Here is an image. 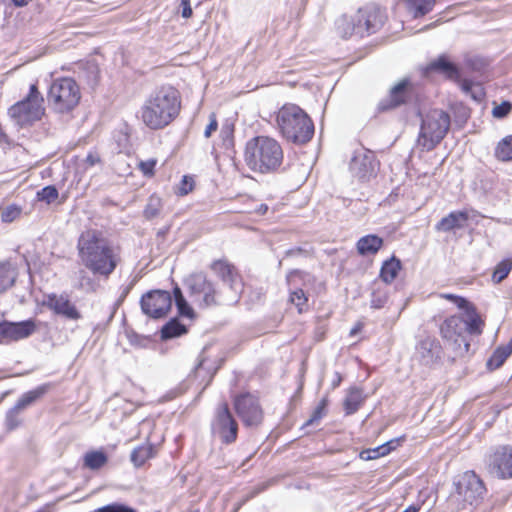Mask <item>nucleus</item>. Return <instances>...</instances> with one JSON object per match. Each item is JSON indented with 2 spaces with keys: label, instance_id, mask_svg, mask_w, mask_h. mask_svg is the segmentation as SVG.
<instances>
[{
  "label": "nucleus",
  "instance_id": "1a4fd4ad",
  "mask_svg": "<svg viewBox=\"0 0 512 512\" xmlns=\"http://www.w3.org/2000/svg\"><path fill=\"white\" fill-rule=\"evenodd\" d=\"M485 490L482 480L473 471H468L455 482V492L452 494V499L457 501L462 508H465L466 505L478 504L483 498Z\"/></svg>",
  "mask_w": 512,
  "mask_h": 512
},
{
  "label": "nucleus",
  "instance_id": "2f4dec72",
  "mask_svg": "<svg viewBox=\"0 0 512 512\" xmlns=\"http://www.w3.org/2000/svg\"><path fill=\"white\" fill-rule=\"evenodd\" d=\"M356 14L352 17L343 15L336 20V31L342 38L356 35Z\"/></svg>",
  "mask_w": 512,
  "mask_h": 512
},
{
  "label": "nucleus",
  "instance_id": "423d86ee",
  "mask_svg": "<svg viewBox=\"0 0 512 512\" xmlns=\"http://www.w3.org/2000/svg\"><path fill=\"white\" fill-rule=\"evenodd\" d=\"M47 98L56 112L67 113L78 105L81 94L79 86L74 79L62 77L52 82Z\"/></svg>",
  "mask_w": 512,
  "mask_h": 512
},
{
  "label": "nucleus",
  "instance_id": "9b49d317",
  "mask_svg": "<svg viewBox=\"0 0 512 512\" xmlns=\"http://www.w3.org/2000/svg\"><path fill=\"white\" fill-rule=\"evenodd\" d=\"M432 72L439 73L449 80L458 82L464 93L470 95L475 100H481L483 95L481 87L479 85H475L470 80H461L459 69L455 64L449 61L445 55L439 56L426 67L425 73L427 75Z\"/></svg>",
  "mask_w": 512,
  "mask_h": 512
},
{
  "label": "nucleus",
  "instance_id": "f704fd0d",
  "mask_svg": "<svg viewBox=\"0 0 512 512\" xmlns=\"http://www.w3.org/2000/svg\"><path fill=\"white\" fill-rule=\"evenodd\" d=\"M16 279L15 271L8 265H0V293L13 286Z\"/></svg>",
  "mask_w": 512,
  "mask_h": 512
},
{
  "label": "nucleus",
  "instance_id": "4be33fe9",
  "mask_svg": "<svg viewBox=\"0 0 512 512\" xmlns=\"http://www.w3.org/2000/svg\"><path fill=\"white\" fill-rule=\"evenodd\" d=\"M35 330V322L31 319L21 322L2 321L0 323V342L19 341L28 338Z\"/></svg>",
  "mask_w": 512,
  "mask_h": 512
},
{
  "label": "nucleus",
  "instance_id": "c03bdc74",
  "mask_svg": "<svg viewBox=\"0 0 512 512\" xmlns=\"http://www.w3.org/2000/svg\"><path fill=\"white\" fill-rule=\"evenodd\" d=\"M92 512H137L134 508L122 503L114 502L105 506L99 507Z\"/></svg>",
  "mask_w": 512,
  "mask_h": 512
},
{
  "label": "nucleus",
  "instance_id": "c85d7f7f",
  "mask_svg": "<svg viewBox=\"0 0 512 512\" xmlns=\"http://www.w3.org/2000/svg\"><path fill=\"white\" fill-rule=\"evenodd\" d=\"M512 354V338L506 345L499 346L487 361L489 370L501 367L506 359Z\"/></svg>",
  "mask_w": 512,
  "mask_h": 512
},
{
  "label": "nucleus",
  "instance_id": "cd10ccee",
  "mask_svg": "<svg viewBox=\"0 0 512 512\" xmlns=\"http://www.w3.org/2000/svg\"><path fill=\"white\" fill-rule=\"evenodd\" d=\"M365 400L363 391L359 388L352 387L348 390L343 406L347 415L354 414L358 411Z\"/></svg>",
  "mask_w": 512,
  "mask_h": 512
},
{
  "label": "nucleus",
  "instance_id": "20e7f679",
  "mask_svg": "<svg viewBox=\"0 0 512 512\" xmlns=\"http://www.w3.org/2000/svg\"><path fill=\"white\" fill-rule=\"evenodd\" d=\"M277 129L287 140L305 144L314 135V124L307 113L295 104H285L276 113Z\"/></svg>",
  "mask_w": 512,
  "mask_h": 512
},
{
  "label": "nucleus",
  "instance_id": "a211bd4d",
  "mask_svg": "<svg viewBox=\"0 0 512 512\" xmlns=\"http://www.w3.org/2000/svg\"><path fill=\"white\" fill-rule=\"evenodd\" d=\"M142 312L151 318L164 317L172 306V296L168 291L154 290L141 298Z\"/></svg>",
  "mask_w": 512,
  "mask_h": 512
},
{
  "label": "nucleus",
  "instance_id": "9d476101",
  "mask_svg": "<svg viewBox=\"0 0 512 512\" xmlns=\"http://www.w3.org/2000/svg\"><path fill=\"white\" fill-rule=\"evenodd\" d=\"M442 337L451 343L454 357H463L469 352L470 343L467 339L466 321L457 315L445 319L440 326Z\"/></svg>",
  "mask_w": 512,
  "mask_h": 512
},
{
  "label": "nucleus",
  "instance_id": "7ed1b4c3",
  "mask_svg": "<svg viewBox=\"0 0 512 512\" xmlns=\"http://www.w3.org/2000/svg\"><path fill=\"white\" fill-rule=\"evenodd\" d=\"M247 166L260 173L276 171L283 161V149L278 141L267 136L250 139L245 147Z\"/></svg>",
  "mask_w": 512,
  "mask_h": 512
},
{
  "label": "nucleus",
  "instance_id": "ea45409f",
  "mask_svg": "<svg viewBox=\"0 0 512 512\" xmlns=\"http://www.w3.org/2000/svg\"><path fill=\"white\" fill-rule=\"evenodd\" d=\"M511 270H512V260H510V259L502 260L500 263L497 264V266L493 272V275H492L493 282L500 283L509 275Z\"/></svg>",
  "mask_w": 512,
  "mask_h": 512
},
{
  "label": "nucleus",
  "instance_id": "f8f14e48",
  "mask_svg": "<svg viewBox=\"0 0 512 512\" xmlns=\"http://www.w3.org/2000/svg\"><path fill=\"white\" fill-rule=\"evenodd\" d=\"M212 271L222 280L225 294L229 302L237 303L243 292V282L237 269L224 260H217L211 264Z\"/></svg>",
  "mask_w": 512,
  "mask_h": 512
},
{
  "label": "nucleus",
  "instance_id": "a19ab883",
  "mask_svg": "<svg viewBox=\"0 0 512 512\" xmlns=\"http://www.w3.org/2000/svg\"><path fill=\"white\" fill-rule=\"evenodd\" d=\"M387 299H388V294H387L386 287H384V288L378 287V288L374 289L372 292V295H371V302H370L371 308H374V309L383 308L387 302Z\"/></svg>",
  "mask_w": 512,
  "mask_h": 512
},
{
  "label": "nucleus",
  "instance_id": "c756f323",
  "mask_svg": "<svg viewBox=\"0 0 512 512\" xmlns=\"http://www.w3.org/2000/svg\"><path fill=\"white\" fill-rule=\"evenodd\" d=\"M401 270V262L395 257L386 260L380 270V277L386 283H392Z\"/></svg>",
  "mask_w": 512,
  "mask_h": 512
},
{
  "label": "nucleus",
  "instance_id": "58836bf2",
  "mask_svg": "<svg viewBox=\"0 0 512 512\" xmlns=\"http://www.w3.org/2000/svg\"><path fill=\"white\" fill-rule=\"evenodd\" d=\"M22 209L20 206L10 204L0 208V219L4 223H11L20 217Z\"/></svg>",
  "mask_w": 512,
  "mask_h": 512
},
{
  "label": "nucleus",
  "instance_id": "c9c22d12",
  "mask_svg": "<svg viewBox=\"0 0 512 512\" xmlns=\"http://www.w3.org/2000/svg\"><path fill=\"white\" fill-rule=\"evenodd\" d=\"M173 296H174V301H175V304H176V307L178 309L179 314L181 316L191 317L192 313H193V310L189 306L187 301L185 300V298H184V296H183V294L181 292V289L179 287L176 286L174 288Z\"/></svg>",
  "mask_w": 512,
  "mask_h": 512
},
{
  "label": "nucleus",
  "instance_id": "5fc2aeb1",
  "mask_svg": "<svg viewBox=\"0 0 512 512\" xmlns=\"http://www.w3.org/2000/svg\"><path fill=\"white\" fill-rule=\"evenodd\" d=\"M100 162V158L96 153H89L85 158V164L87 167H92Z\"/></svg>",
  "mask_w": 512,
  "mask_h": 512
},
{
  "label": "nucleus",
  "instance_id": "4d7b16f0",
  "mask_svg": "<svg viewBox=\"0 0 512 512\" xmlns=\"http://www.w3.org/2000/svg\"><path fill=\"white\" fill-rule=\"evenodd\" d=\"M91 283H92V281H91L90 277L83 276L79 283V286L81 288H86V286H91Z\"/></svg>",
  "mask_w": 512,
  "mask_h": 512
},
{
  "label": "nucleus",
  "instance_id": "393cba45",
  "mask_svg": "<svg viewBox=\"0 0 512 512\" xmlns=\"http://www.w3.org/2000/svg\"><path fill=\"white\" fill-rule=\"evenodd\" d=\"M157 451L155 445L144 443L134 448L130 455V460L134 467L140 468L146 461L155 457Z\"/></svg>",
  "mask_w": 512,
  "mask_h": 512
},
{
  "label": "nucleus",
  "instance_id": "0e129e2a",
  "mask_svg": "<svg viewBox=\"0 0 512 512\" xmlns=\"http://www.w3.org/2000/svg\"><path fill=\"white\" fill-rule=\"evenodd\" d=\"M203 363L200 362L199 365L195 369V374L198 375L202 369Z\"/></svg>",
  "mask_w": 512,
  "mask_h": 512
},
{
  "label": "nucleus",
  "instance_id": "5701e85b",
  "mask_svg": "<svg viewBox=\"0 0 512 512\" xmlns=\"http://www.w3.org/2000/svg\"><path fill=\"white\" fill-rule=\"evenodd\" d=\"M413 92V86L410 80L403 79L391 88L389 96L379 103L380 110L393 109L407 101Z\"/></svg>",
  "mask_w": 512,
  "mask_h": 512
},
{
  "label": "nucleus",
  "instance_id": "4c0bfd02",
  "mask_svg": "<svg viewBox=\"0 0 512 512\" xmlns=\"http://www.w3.org/2000/svg\"><path fill=\"white\" fill-rule=\"evenodd\" d=\"M162 209V200L156 195L149 197L146 207L144 209V216L147 219H153L159 215Z\"/></svg>",
  "mask_w": 512,
  "mask_h": 512
},
{
  "label": "nucleus",
  "instance_id": "680f3d73",
  "mask_svg": "<svg viewBox=\"0 0 512 512\" xmlns=\"http://www.w3.org/2000/svg\"><path fill=\"white\" fill-rule=\"evenodd\" d=\"M419 508L415 505L407 507L403 512H418Z\"/></svg>",
  "mask_w": 512,
  "mask_h": 512
},
{
  "label": "nucleus",
  "instance_id": "72a5a7b5",
  "mask_svg": "<svg viewBox=\"0 0 512 512\" xmlns=\"http://www.w3.org/2000/svg\"><path fill=\"white\" fill-rule=\"evenodd\" d=\"M495 156L501 161L512 160V135L504 137L495 148Z\"/></svg>",
  "mask_w": 512,
  "mask_h": 512
},
{
  "label": "nucleus",
  "instance_id": "473e14b6",
  "mask_svg": "<svg viewBox=\"0 0 512 512\" xmlns=\"http://www.w3.org/2000/svg\"><path fill=\"white\" fill-rule=\"evenodd\" d=\"M187 332L186 327L177 319H171L161 329V338L164 340L179 337Z\"/></svg>",
  "mask_w": 512,
  "mask_h": 512
},
{
  "label": "nucleus",
  "instance_id": "8fccbe9b",
  "mask_svg": "<svg viewBox=\"0 0 512 512\" xmlns=\"http://www.w3.org/2000/svg\"><path fill=\"white\" fill-rule=\"evenodd\" d=\"M440 297L453 302L458 308L463 310H468L470 305L466 299L454 294H441Z\"/></svg>",
  "mask_w": 512,
  "mask_h": 512
},
{
  "label": "nucleus",
  "instance_id": "39448f33",
  "mask_svg": "<svg viewBox=\"0 0 512 512\" xmlns=\"http://www.w3.org/2000/svg\"><path fill=\"white\" fill-rule=\"evenodd\" d=\"M186 284L190 291L193 301L200 307H211L222 304H233L225 300L227 295L225 291L216 288L215 284L209 280L203 273H195L190 275Z\"/></svg>",
  "mask_w": 512,
  "mask_h": 512
},
{
  "label": "nucleus",
  "instance_id": "f3484780",
  "mask_svg": "<svg viewBox=\"0 0 512 512\" xmlns=\"http://www.w3.org/2000/svg\"><path fill=\"white\" fill-rule=\"evenodd\" d=\"M42 305L52 311L55 315L67 320L77 321L82 315L76 305L70 300L66 292L48 293L43 296Z\"/></svg>",
  "mask_w": 512,
  "mask_h": 512
},
{
  "label": "nucleus",
  "instance_id": "ddd939ff",
  "mask_svg": "<svg viewBox=\"0 0 512 512\" xmlns=\"http://www.w3.org/2000/svg\"><path fill=\"white\" fill-rule=\"evenodd\" d=\"M211 430L214 436L226 444L233 443L238 434V424L231 414L227 403H221L215 410L211 422Z\"/></svg>",
  "mask_w": 512,
  "mask_h": 512
},
{
  "label": "nucleus",
  "instance_id": "e2e57ef3",
  "mask_svg": "<svg viewBox=\"0 0 512 512\" xmlns=\"http://www.w3.org/2000/svg\"><path fill=\"white\" fill-rule=\"evenodd\" d=\"M335 375H336V379H335V382H334V387H337V386L340 385L342 378H341L339 373H336Z\"/></svg>",
  "mask_w": 512,
  "mask_h": 512
},
{
  "label": "nucleus",
  "instance_id": "b1692460",
  "mask_svg": "<svg viewBox=\"0 0 512 512\" xmlns=\"http://www.w3.org/2000/svg\"><path fill=\"white\" fill-rule=\"evenodd\" d=\"M468 220V214L464 211H453L442 218L436 225L438 231L448 232L455 228H461Z\"/></svg>",
  "mask_w": 512,
  "mask_h": 512
},
{
  "label": "nucleus",
  "instance_id": "e433bc0d",
  "mask_svg": "<svg viewBox=\"0 0 512 512\" xmlns=\"http://www.w3.org/2000/svg\"><path fill=\"white\" fill-rule=\"evenodd\" d=\"M465 311L468 315V320H465L467 325V333L480 334L482 332L483 326L482 320L476 315L475 311L471 308L470 305L468 310Z\"/></svg>",
  "mask_w": 512,
  "mask_h": 512
},
{
  "label": "nucleus",
  "instance_id": "37998d69",
  "mask_svg": "<svg viewBox=\"0 0 512 512\" xmlns=\"http://www.w3.org/2000/svg\"><path fill=\"white\" fill-rule=\"evenodd\" d=\"M37 198L50 204L58 198V191L55 186H46L37 192Z\"/></svg>",
  "mask_w": 512,
  "mask_h": 512
},
{
  "label": "nucleus",
  "instance_id": "69168bd1",
  "mask_svg": "<svg viewBox=\"0 0 512 512\" xmlns=\"http://www.w3.org/2000/svg\"><path fill=\"white\" fill-rule=\"evenodd\" d=\"M356 332H357V329H356V328L352 329V330H351V335H354Z\"/></svg>",
  "mask_w": 512,
  "mask_h": 512
},
{
  "label": "nucleus",
  "instance_id": "a878e982",
  "mask_svg": "<svg viewBox=\"0 0 512 512\" xmlns=\"http://www.w3.org/2000/svg\"><path fill=\"white\" fill-rule=\"evenodd\" d=\"M383 245V239L377 235H366L361 237L357 242V251L362 256L376 254Z\"/></svg>",
  "mask_w": 512,
  "mask_h": 512
},
{
  "label": "nucleus",
  "instance_id": "7c9ffc66",
  "mask_svg": "<svg viewBox=\"0 0 512 512\" xmlns=\"http://www.w3.org/2000/svg\"><path fill=\"white\" fill-rule=\"evenodd\" d=\"M107 461V455L101 450L88 451L83 456V466L90 470L100 469Z\"/></svg>",
  "mask_w": 512,
  "mask_h": 512
},
{
  "label": "nucleus",
  "instance_id": "6e6552de",
  "mask_svg": "<svg viewBox=\"0 0 512 512\" xmlns=\"http://www.w3.org/2000/svg\"><path fill=\"white\" fill-rule=\"evenodd\" d=\"M449 127L448 113L438 109L431 110L422 120L420 137L423 139V146L427 150L433 149L445 137Z\"/></svg>",
  "mask_w": 512,
  "mask_h": 512
},
{
  "label": "nucleus",
  "instance_id": "a18cd8bd",
  "mask_svg": "<svg viewBox=\"0 0 512 512\" xmlns=\"http://www.w3.org/2000/svg\"><path fill=\"white\" fill-rule=\"evenodd\" d=\"M194 188V179L191 176L185 175L175 189V193L179 196H185Z\"/></svg>",
  "mask_w": 512,
  "mask_h": 512
},
{
  "label": "nucleus",
  "instance_id": "f257e3e1",
  "mask_svg": "<svg viewBox=\"0 0 512 512\" xmlns=\"http://www.w3.org/2000/svg\"><path fill=\"white\" fill-rule=\"evenodd\" d=\"M77 249L81 263L94 275L108 278L120 262L118 250L98 230L83 231Z\"/></svg>",
  "mask_w": 512,
  "mask_h": 512
},
{
  "label": "nucleus",
  "instance_id": "864d4df0",
  "mask_svg": "<svg viewBox=\"0 0 512 512\" xmlns=\"http://www.w3.org/2000/svg\"><path fill=\"white\" fill-rule=\"evenodd\" d=\"M182 6V16L184 18H189L192 15V8L190 5V0H181Z\"/></svg>",
  "mask_w": 512,
  "mask_h": 512
},
{
  "label": "nucleus",
  "instance_id": "6e6d98bb",
  "mask_svg": "<svg viewBox=\"0 0 512 512\" xmlns=\"http://www.w3.org/2000/svg\"><path fill=\"white\" fill-rule=\"evenodd\" d=\"M398 443H399V439H393V440H390L380 446L387 449V455H388L392 450H394L397 447Z\"/></svg>",
  "mask_w": 512,
  "mask_h": 512
},
{
  "label": "nucleus",
  "instance_id": "4468645a",
  "mask_svg": "<svg viewBox=\"0 0 512 512\" xmlns=\"http://www.w3.org/2000/svg\"><path fill=\"white\" fill-rule=\"evenodd\" d=\"M443 355L440 341L435 337L424 336L415 345L413 359L421 366L433 368L441 364Z\"/></svg>",
  "mask_w": 512,
  "mask_h": 512
},
{
  "label": "nucleus",
  "instance_id": "79ce46f5",
  "mask_svg": "<svg viewBox=\"0 0 512 512\" xmlns=\"http://www.w3.org/2000/svg\"><path fill=\"white\" fill-rule=\"evenodd\" d=\"M290 301L298 308V311L301 313L307 306L308 298L302 289H296L290 293Z\"/></svg>",
  "mask_w": 512,
  "mask_h": 512
},
{
  "label": "nucleus",
  "instance_id": "2eb2a0df",
  "mask_svg": "<svg viewBox=\"0 0 512 512\" xmlns=\"http://www.w3.org/2000/svg\"><path fill=\"white\" fill-rule=\"evenodd\" d=\"M387 20L385 11L375 5L361 8L356 13V35L369 36L378 32Z\"/></svg>",
  "mask_w": 512,
  "mask_h": 512
},
{
  "label": "nucleus",
  "instance_id": "412c9836",
  "mask_svg": "<svg viewBox=\"0 0 512 512\" xmlns=\"http://www.w3.org/2000/svg\"><path fill=\"white\" fill-rule=\"evenodd\" d=\"M46 392L45 386H40L34 390L24 393L16 402V404L8 410L5 418V425L8 430H14L22 423L20 417L25 408L31 405L35 400Z\"/></svg>",
  "mask_w": 512,
  "mask_h": 512
},
{
  "label": "nucleus",
  "instance_id": "49530a36",
  "mask_svg": "<svg viewBox=\"0 0 512 512\" xmlns=\"http://www.w3.org/2000/svg\"><path fill=\"white\" fill-rule=\"evenodd\" d=\"M387 455V449L381 446H378L373 449H367L360 452V458L362 460H374L379 457H383Z\"/></svg>",
  "mask_w": 512,
  "mask_h": 512
},
{
  "label": "nucleus",
  "instance_id": "052dcab7",
  "mask_svg": "<svg viewBox=\"0 0 512 512\" xmlns=\"http://www.w3.org/2000/svg\"><path fill=\"white\" fill-rule=\"evenodd\" d=\"M299 274H300V272H299V271H292V272H291V273H289V274H288V276H287L288 281H289V282H290V281H292V279H293L294 277L298 276Z\"/></svg>",
  "mask_w": 512,
  "mask_h": 512
},
{
  "label": "nucleus",
  "instance_id": "0eeeda50",
  "mask_svg": "<svg viewBox=\"0 0 512 512\" xmlns=\"http://www.w3.org/2000/svg\"><path fill=\"white\" fill-rule=\"evenodd\" d=\"M44 114L43 97L36 84H32L28 95L9 109L10 117L21 127L31 125Z\"/></svg>",
  "mask_w": 512,
  "mask_h": 512
},
{
  "label": "nucleus",
  "instance_id": "dca6fc26",
  "mask_svg": "<svg viewBox=\"0 0 512 512\" xmlns=\"http://www.w3.org/2000/svg\"><path fill=\"white\" fill-rule=\"evenodd\" d=\"M378 165L375 154L364 147H360L354 151L349 169L353 177L360 181H369L376 175Z\"/></svg>",
  "mask_w": 512,
  "mask_h": 512
},
{
  "label": "nucleus",
  "instance_id": "de8ad7c7",
  "mask_svg": "<svg viewBox=\"0 0 512 512\" xmlns=\"http://www.w3.org/2000/svg\"><path fill=\"white\" fill-rule=\"evenodd\" d=\"M512 109V104L509 101H503L501 104L496 105L492 110V115L495 118L501 119L506 117Z\"/></svg>",
  "mask_w": 512,
  "mask_h": 512
},
{
  "label": "nucleus",
  "instance_id": "6ab92c4d",
  "mask_svg": "<svg viewBox=\"0 0 512 512\" xmlns=\"http://www.w3.org/2000/svg\"><path fill=\"white\" fill-rule=\"evenodd\" d=\"M237 415L246 426H257L263 419L262 408L258 399L251 394H242L234 399Z\"/></svg>",
  "mask_w": 512,
  "mask_h": 512
},
{
  "label": "nucleus",
  "instance_id": "3c124183",
  "mask_svg": "<svg viewBox=\"0 0 512 512\" xmlns=\"http://www.w3.org/2000/svg\"><path fill=\"white\" fill-rule=\"evenodd\" d=\"M155 165H156V160L149 159L147 161L140 162L139 167L144 175L151 176V175H153Z\"/></svg>",
  "mask_w": 512,
  "mask_h": 512
},
{
  "label": "nucleus",
  "instance_id": "bb28decb",
  "mask_svg": "<svg viewBox=\"0 0 512 512\" xmlns=\"http://www.w3.org/2000/svg\"><path fill=\"white\" fill-rule=\"evenodd\" d=\"M403 2L414 18L423 17L430 13L436 4V0H403Z\"/></svg>",
  "mask_w": 512,
  "mask_h": 512
},
{
  "label": "nucleus",
  "instance_id": "13d9d810",
  "mask_svg": "<svg viewBox=\"0 0 512 512\" xmlns=\"http://www.w3.org/2000/svg\"><path fill=\"white\" fill-rule=\"evenodd\" d=\"M258 214H265L268 211V206L266 204H261L256 210Z\"/></svg>",
  "mask_w": 512,
  "mask_h": 512
},
{
  "label": "nucleus",
  "instance_id": "aec40b11",
  "mask_svg": "<svg viewBox=\"0 0 512 512\" xmlns=\"http://www.w3.org/2000/svg\"><path fill=\"white\" fill-rule=\"evenodd\" d=\"M490 474L501 478H512V446H500L487 457Z\"/></svg>",
  "mask_w": 512,
  "mask_h": 512
},
{
  "label": "nucleus",
  "instance_id": "f03ea898",
  "mask_svg": "<svg viewBox=\"0 0 512 512\" xmlns=\"http://www.w3.org/2000/svg\"><path fill=\"white\" fill-rule=\"evenodd\" d=\"M180 109L178 91L171 86H162L146 98L139 117L149 129L159 130L168 126L179 115Z\"/></svg>",
  "mask_w": 512,
  "mask_h": 512
},
{
  "label": "nucleus",
  "instance_id": "603ef678",
  "mask_svg": "<svg viewBox=\"0 0 512 512\" xmlns=\"http://www.w3.org/2000/svg\"><path fill=\"white\" fill-rule=\"evenodd\" d=\"M209 120V124L206 126V129L204 131V136L206 138H209L212 135V133L217 130L218 127V122L214 113L210 114Z\"/></svg>",
  "mask_w": 512,
  "mask_h": 512
},
{
  "label": "nucleus",
  "instance_id": "09e8293b",
  "mask_svg": "<svg viewBox=\"0 0 512 512\" xmlns=\"http://www.w3.org/2000/svg\"><path fill=\"white\" fill-rule=\"evenodd\" d=\"M325 406H326V401L322 400L320 402V404L315 408L311 417L307 420L305 425L310 426V425H313L314 423H317L324 416Z\"/></svg>",
  "mask_w": 512,
  "mask_h": 512
},
{
  "label": "nucleus",
  "instance_id": "bf43d9fd",
  "mask_svg": "<svg viewBox=\"0 0 512 512\" xmlns=\"http://www.w3.org/2000/svg\"><path fill=\"white\" fill-rule=\"evenodd\" d=\"M13 3L18 6V7H22V6H25L29 3L30 0H12Z\"/></svg>",
  "mask_w": 512,
  "mask_h": 512
}]
</instances>
